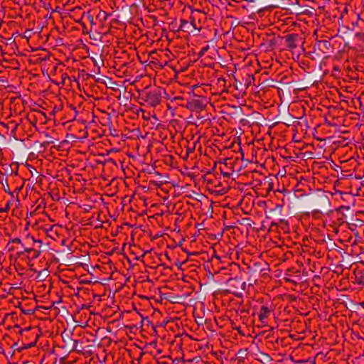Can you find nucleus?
<instances>
[{"mask_svg": "<svg viewBox=\"0 0 364 364\" xmlns=\"http://www.w3.org/2000/svg\"><path fill=\"white\" fill-rule=\"evenodd\" d=\"M354 274L355 282L359 285L364 286V267L355 269Z\"/></svg>", "mask_w": 364, "mask_h": 364, "instance_id": "obj_14", "label": "nucleus"}, {"mask_svg": "<svg viewBox=\"0 0 364 364\" xmlns=\"http://www.w3.org/2000/svg\"><path fill=\"white\" fill-rule=\"evenodd\" d=\"M260 360L264 363H269L272 360V358L268 354L264 353H261Z\"/></svg>", "mask_w": 364, "mask_h": 364, "instance_id": "obj_18", "label": "nucleus"}, {"mask_svg": "<svg viewBox=\"0 0 364 364\" xmlns=\"http://www.w3.org/2000/svg\"><path fill=\"white\" fill-rule=\"evenodd\" d=\"M9 209V205L7 204L6 208H5V211H7ZM4 209H0V212L4 211Z\"/></svg>", "mask_w": 364, "mask_h": 364, "instance_id": "obj_31", "label": "nucleus"}, {"mask_svg": "<svg viewBox=\"0 0 364 364\" xmlns=\"http://www.w3.org/2000/svg\"><path fill=\"white\" fill-rule=\"evenodd\" d=\"M225 80L224 78H219L218 79V84H220V83H223V84H225Z\"/></svg>", "mask_w": 364, "mask_h": 364, "instance_id": "obj_27", "label": "nucleus"}, {"mask_svg": "<svg viewBox=\"0 0 364 364\" xmlns=\"http://www.w3.org/2000/svg\"><path fill=\"white\" fill-rule=\"evenodd\" d=\"M1 124L4 127H5V128H6V129H8V128H9L8 124H5V123H1Z\"/></svg>", "mask_w": 364, "mask_h": 364, "instance_id": "obj_34", "label": "nucleus"}, {"mask_svg": "<svg viewBox=\"0 0 364 364\" xmlns=\"http://www.w3.org/2000/svg\"><path fill=\"white\" fill-rule=\"evenodd\" d=\"M318 208L321 210H316L313 211V215H316L317 214H321L322 210H328L331 205V202L329 198L326 196H323V197L318 198Z\"/></svg>", "mask_w": 364, "mask_h": 364, "instance_id": "obj_12", "label": "nucleus"}, {"mask_svg": "<svg viewBox=\"0 0 364 364\" xmlns=\"http://www.w3.org/2000/svg\"><path fill=\"white\" fill-rule=\"evenodd\" d=\"M118 57L117 56H115V58H117ZM119 58H123L122 56H120Z\"/></svg>", "mask_w": 364, "mask_h": 364, "instance_id": "obj_42", "label": "nucleus"}, {"mask_svg": "<svg viewBox=\"0 0 364 364\" xmlns=\"http://www.w3.org/2000/svg\"><path fill=\"white\" fill-rule=\"evenodd\" d=\"M356 225H357L356 224L348 223V228H349L350 230H353V229L352 226H356Z\"/></svg>", "mask_w": 364, "mask_h": 364, "instance_id": "obj_28", "label": "nucleus"}, {"mask_svg": "<svg viewBox=\"0 0 364 364\" xmlns=\"http://www.w3.org/2000/svg\"><path fill=\"white\" fill-rule=\"evenodd\" d=\"M85 11H83V9L80 7H75L70 10V17L73 18L74 21L77 20L80 16H82V14H85Z\"/></svg>", "mask_w": 364, "mask_h": 364, "instance_id": "obj_15", "label": "nucleus"}, {"mask_svg": "<svg viewBox=\"0 0 364 364\" xmlns=\"http://www.w3.org/2000/svg\"><path fill=\"white\" fill-rule=\"evenodd\" d=\"M229 165H232V159H225L224 160V162L223 164V166L220 167V170L221 173L226 177H230L232 175L233 171L230 167H229Z\"/></svg>", "mask_w": 364, "mask_h": 364, "instance_id": "obj_13", "label": "nucleus"}, {"mask_svg": "<svg viewBox=\"0 0 364 364\" xmlns=\"http://www.w3.org/2000/svg\"><path fill=\"white\" fill-rule=\"evenodd\" d=\"M7 193H9V194L12 195V193H11V192H10L9 191H8V192H7Z\"/></svg>", "mask_w": 364, "mask_h": 364, "instance_id": "obj_40", "label": "nucleus"}, {"mask_svg": "<svg viewBox=\"0 0 364 364\" xmlns=\"http://www.w3.org/2000/svg\"><path fill=\"white\" fill-rule=\"evenodd\" d=\"M73 343H74V345H73V348H77V344H78V341H76V340H74V341H73Z\"/></svg>", "mask_w": 364, "mask_h": 364, "instance_id": "obj_29", "label": "nucleus"}, {"mask_svg": "<svg viewBox=\"0 0 364 364\" xmlns=\"http://www.w3.org/2000/svg\"><path fill=\"white\" fill-rule=\"evenodd\" d=\"M275 342H276L277 343H279V338H276Z\"/></svg>", "mask_w": 364, "mask_h": 364, "instance_id": "obj_38", "label": "nucleus"}, {"mask_svg": "<svg viewBox=\"0 0 364 364\" xmlns=\"http://www.w3.org/2000/svg\"><path fill=\"white\" fill-rule=\"evenodd\" d=\"M284 279L296 286L301 282V271L294 267L289 268L284 274Z\"/></svg>", "mask_w": 364, "mask_h": 364, "instance_id": "obj_8", "label": "nucleus"}, {"mask_svg": "<svg viewBox=\"0 0 364 364\" xmlns=\"http://www.w3.org/2000/svg\"><path fill=\"white\" fill-rule=\"evenodd\" d=\"M317 267L320 269L322 268L319 262H314L312 264V267H311L310 269L311 272H314L316 270Z\"/></svg>", "mask_w": 364, "mask_h": 364, "instance_id": "obj_22", "label": "nucleus"}, {"mask_svg": "<svg viewBox=\"0 0 364 364\" xmlns=\"http://www.w3.org/2000/svg\"><path fill=\"white\" fill-rule=\"evenodd\" d=\"M207 19L205 13L200 10L192 11L189 20L196 35L200 32H203L205 28Z\"/></svg>", "mask_w": 364, "mask_h": 364, "instance_id": "obj_4", "label": "nucleus"}, {"mask_svg": "<svg viewBox=\"0 0 364 364\" xmlns=\"http://www.w3.org/2000/svg\"><path fill=\"white\" fill-rule=\"evenodd\" d=\"M170 26H171L172 28V30L174 31V32H176L175 30L177 29V28L178 27V26L177 25V22L176 21H173L172 23H170Z\"/></svg>", "mask_w": 364, "mask_h": 364, "instance_id": "obj_23", "label": "nucleus"}, {"mask_svg": "<svg viewBox=\"0 0 364 364\" xmlns=\"http://www.w3.org/2000/svg\"><path fill=\"white\" fill-rule=\"evenodd\" d=\"M232 265H233V266H236V264H233V263H232V264H231V266H232Z\"/></svg>", "mask_w": 364, "mask_h": 364, "instance_id": "obj_41", "label": "nucleus"}, {"mask_svg": "<svg viewBox=\"0 0 364 364\" xmlns=\"http://www.w3.org/2000/svg\"><path fill=\"white\" fill-rule=\"evenodd\" d=\"M3 176V173H2V171L0 170V176Z\"/></svg>", "mask_w": 364, "mask_h": 364, "instance_id": "obj_39", "label": "nucleus"}, {"mask_svg": "<svg viewBox=\"0 0 364 364\" xmlns=\"http://www.w3.org/2000/svg\"><path fill=\"white\" fill-rule=\"evenodd\" d=\"M356 221H357V224H360V225H362L363 221L361 220L356 219Z\"/></svg>", "mask_w": 364, "mask_h": 364, "instance_id": "obj_33", "label": "nucleus"}, {"mask_svg": "<svg viewBox=\"0 0 364 364\" xmlns=\"http://www.w3.org/2000/svg\"><path fill=\"white\" fill-rule=\"evenodd\" d=\"M208 49H209V46H206L203 47V48L200 50V53H199V55H200V56H201V55H204V53H205Z\"/></svg>", "mask_w": 364, "mask_h": 364, "instance_id": "obj_24", "label": "nucleus"}, {"mask_svg": "<svg viewBox=\"0 0 364 364\" xmlns=\"http://www.w3.org/2000/svg\"><path fill=\"white\" fill-rule=\"evenodd\" d=\"M36 341H37V339H36V341H35L33 343H30V344H28V345H26V346L25 347H23V348H31V347L34 346L36 345Z\"/></svg>", "mask_w": 364, "mask_h": 364, "instance_id": "obj_25", "label": "nucleus"}, {"mask_svg": "<svg viewBox=\"0 0 364 364\" xmlns=\"http://www.w3.org/2000/svg\"><path fill=\"white\" fill-rule=\"evenodd\" d=\"M188 98H184L183 97H181V96H176L173 99H171V101H181L182 102L181 104H186V100Z\"/></svg>", "mask_w": 364, "mask_h": 364, "instance_id": "obj_21", "label": "nucleus"}, {"mask_svg": "<svg viewBox=\"0 0 364 364\" xmlns=\"http://www.w3.org/2000/svg\"><path fill=\"white\" fill-rule=\"evenodd\" d=\"M333 71L335 72H340V69L338 66H334L333 67Z\"/></svg>", "mask_w": 364, "mask_h": 364, "instance_id": "obj_30", "label": "nucleus"}, {"mask_svg": "<svg viewBox=\"0 0 364 364\" xmlns=\"http://www.w3.org/2000/svg\"><path fill=\"white\" fill-rule=\"evenodd\" d=\"M267 267V264L263 261L251 260L247 265V269L251 276H255L266 271Z\"/></svg>", "mask_w": 364, "mask_h": 364, "instance_id": "obj_9", "label": "nucleus"}, {"mask_svg": "<svg viewBox=\"0 0 364 364\" xmlns=\"http://www.w3.org/2000/svg\"><path fill=\"white\" fill-rule=\"evenodd\" d=\"M121 54L126 56L128 55L127 53L125 50L122 51Z\"/></svg>", "mask_w": 364, "mask_h": 364, "instance_id": "obj_35", "label": "nucleus"}, {"mask_svg": "<svg viewBox=\"0 0 364 364\" xmlns=\"http://www.w3.org/2000/svg\"><path fill=\"white\" fill-rule=\"evenodd\" d=\"M163 93H166L165 90L159 87L146 89L140 94V97L149 106L155 107L161 103Z\"/></svg>", "mask_w": 364, "mask_h": 364, "instance_id": "obj_3", "label": "nucleus"}, {"mask_svg": "<svg viewBox=\"0 0 364 364\" xmlns=\"http://www.w3.org/2000/svg\"><path fill=\"white\" fill-rule=\"evenodd\" d=\"M274 309V306L272 304H266L261 306L258 317L262 323L265 324L267 323V319L273 314Z\"/></svg>", "mask_w": 364, "mask_h": 364, "instance_id": "obj_10", "label": "nucleus"}, {"mask_svg": "<svg viewBox=\"0 0 364 364\" xmlns=\"http://www.w3.org/2000/svg\"><path fill=\"white\" fill-rule=\"evenodd\" d=\"M332 38L316 41L314 46L313 53L317 56L325 55V58L329 56L333 52L334 48L331 41Z\"/></svg>", "mask_w": 364, "mask_h": 364, "instance_id": "obj_5", "label": "nucleus"}, {"mask_svg": "<svg viewBox=\"0 0 364 364\" xmlns=\"http://www.w3.org/2000/svg\"><path fill=\"white\" fill-rule=\"evenodd\" d=\"M27 245L24 247L23 250H21L17 252L18 257L23 256L25 253H27V257L29 259H37L41 253V247L43 242L41 240H36L34 237L28 235L26 236Z\"/></svg>", "mask_w": 364, "mask_h": 364, "instance_id": "obj_1", "label": "nucleus"}, {"mask_svg": "<svg viewBox=\"0 0 364 364\" xmlns=\"http://www.w3.org/2000/svg\"><path fill=\"white\" fill-rule=\"evenodd\" d=\"M7 187H9V186H8V185H7ZM8 191H9V188H6V189H5V191H6V192H8Z\"/></svg>", "mask_w": 364, "mask_h": 364, "instance_id": "obj_37", "label": "nucleus"}, {"mask_svg": "<svg viewBox=\"0 0 364 364\" xmlns=\"http://www.w3.org/2000/svg\"><path fill=\"white\" fill-rule=\"evenodd\" d=\"M84 21H85L86 26L88 23L90 24V26L95 25V23L94 22V17L91 14V11H85V16H84Z\"/></svg>", "mask_w": 364, "mask_h": 364, "instance_id": "obj_16", "label": "nucleus"}, {"mask_svg": "<svg viewBox=\"0 0 364 364\" xmlns=\"http://www.w3.org/2000/svg\"><path fill=\"white\" fill-rule=\"evenodd\" d=\"M193 28V27H192V24L189 19L181 18L179 21L178 27L175 31L177 32L187 33L188 34H193V36H196Z\"/></svg>", "mask_w": 364, "mask_h": 364, "instance_id": "obj_11", "label": "nucleus"}, {"mask_svg": "<svg viewBox=\"0 0 364 364\" xmlns=\"http://www.w3.org/2000/svg\"><path fill=\"white\" fill-rule=\"evenodd\" d=\"M29 329L21 330L20 333L22 335L23 332H28Z\"/></svg>", "mask_w": 364, "mask_h": 364, "instance_id": "obj_32", "label": "nucleus"}, {"mask_svg": "<svg viewBox=\"0 0 364 364\" xmlns=\"http://www.w3.org/2000/svg\"><path fill=\"white\" fill-rule=\"evenodd\" d=\"M347 242H349L350 243L351 245H354L355 243H356V241L354 240L352 242V237H350L347 240H346Z\"/></svg>", "mask_w": 364, "mask_h": 364, "instance_id": "obj_26", "label": "nucleus"}, {"mask_svg": "<svg viewBox=\"0 0 364 364\" xmlns=\"http://www.w3.org/2000/svg\"><path fill=\"white\" fill-rule=\"evenodd\" d=\"M226 285L228 289L226 291L229 294H234L235 296L240 297L242 295V291L245 290L246 287L245 282L242 281L240 278H230L227 282Z\"/></svg>", "mask_w": 364, "mask_h": 364, "instance_id": "obj_6", "label": "nucleus"}, {"mask_svg": "<svg viewBox=\"0 0 364 364\" xmlns=\"http://www.w3.org/2000/svg\"><path fill=\"white\" fill-rule=\"evenodd\" d=\"M127 64H128V63H127V62H124V63L122 64V66H126Z\"/></svg>", "mask_w": 364, "mask_h": 364, "instance_id": "obj_36", "label": "nucleus"}, {"mask_svg": "<svg viewBox=\"0 0 364 364\" xmlns=\"http://www.w3.org/2000/svg\"><path fill=\"white\" fill-rule=\"evenodd\" d=\"M188 94L189 97L186 100V104H179V105L196 112H200L205 109L208 102L205 97L194 93L192 95L191 93Z\"/></svg>", "mask_w": 364, "mask_h": 364, "instance_id": "obj_2", "label": "nucleus"}, {"mask_svg": "<svg viewBox=\"0 0 364 364\" xmlns=\"http://www.w3.org/2000/svg\"><path fill=\"white\" fill-rule=\"evenodd\" d=\"M267 43H268V48L269 50H274V49L275 44H276V41H275L274 38L268 41Z\"/></svg>", "mask_w": 364, "mask_h": 364, "instance_id": "obj_20", "label": "nucleus"}, {"mask_svg": "<svg viewBox=\"0 0 364 364\" xmlns=\"http://www.w3.org/2000/svg\"><path fill=\"white\" fill-rule=\"evenodd\" d=\"M84 16L85 14H82V16H80V18H78L75 21L81 25L82 26L83 31H85V30H87V28L86 26L85 21H84ZM87 32H88V31H87Z\"/></svg>", "mask_w": 364, "mask_h": 364, "instance_id": "obj_17", "label": "nucleus"}, {"mask_svg": "<svg viewBox=\"0 0 364 364\" xmlns=\"http://www.w3.org/2000/svg\"><path fill=\"white\" fill-rule=\"evenodd\" d=\"M11 242L21 245L23 249L26 246L25 244L22 243V241L19 237H14L11 239L9 243Z\"/></svg>", "mask_w": 364, "mask_h": 364, "instance_id": "obj_19", "label": "nucleus"}, {"mask_svg": "<svg viewBox=\"0 0 364 364\" xmlns=\"http://www.w3.org/2000/svg\"><path fill=\"white\" fill-rule=\"evenodd\" d=\"M282 38L285 41L287 48L291 51L295 50L299 44L302 46L304 44V38L298 33H288Z\"/></svg>", "mask_w": 364, "mask_h": 364, "instance_id": "obj_7", "label": "nucleus"}]
</instances>
